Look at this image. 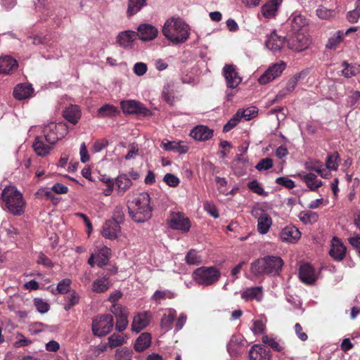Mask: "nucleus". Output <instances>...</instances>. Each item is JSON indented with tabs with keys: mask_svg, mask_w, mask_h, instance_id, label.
<instances>
[{
	"mask_svg": "<svg viewBox=\"0 0 360 360\" xmlns=\"http://www.w3.org/2000/svg\"><path fill=\"white\" fill-rule=\"evenodd\" d=\"M185 261L188 265H198L202 262V257L194 250H190L186 257Z\"/></svg>",
	"mask_w": 360,
	"mask_h": 360,
	"instance_id": "42",
	"label": "nucleus"
},
{
	"mask_svg": "<svg viewBox=\"0 0 360 360\" xmlns=\"http://www.w3.org/2000/svg\"><path fill=\"white\" fill-rule=\"evenodd\" d=\"M120 231V226L115 220H107L103 226L102 235L110 240L117 238V235Z\"/></svg>",
	"mask_w": 360,
	"mask_h": 360,
	"instance_id": "18",
	"label": "nucleus"
},
{
	"mask_svg": "<svg viewBox=\"0 0 360 360\" xmlns=\"http://www.w3.org/2000/svg\"><path fill=\"white\" fill-rule=\"evenodd\" d=\"M120 105L124 113L136 114L143 117L152 115V112L139 101L134 100L122 101L120 102Z\"/></svg>",
	"mask_w": 360,
	"mask_h": 360,
	"instance_id": "9",
	"label": "nucleus"
},
{
	"mask_svg": "<svg viewBox=\"0 0 360 360\" xmlns=\"http://www.w3.org/2000/svg\"><path fill=\"white\" fill-rule=\"evenodd\" d=\"M262 342L265 345H268L272 349L276 352H281L283 349V347L276 341L273 338L268 335H264L262 338Z\"/></svg>",
	"mask_w": 360,
	"mask_h": 360,
	"instance_id": "46",
	"label": "nucleus"
},
{
	"mask_svg": "<svg viewBox=\"0 0 360 360\" xmlns=\"http://www.w3.org/2000/svg\"><path fill=\"white\" fill-rule=\"evenodd\" d=\"M285 69V64H274L269 68L264 73L259 77L258 82L261 84H266L278 77Z\"/></svg>",
	"mask_w": 360,
	"mask_h": 360,
	"instance_id": "12",
	"label": "nucleus"
},
{
	"mask_svg": "<svg viewBox=\"0 0 360 360\" xmlns=\"http://www.w3.org/2000/svg\"><path fill=\"white\" fill-rule=\"evenodd\" d=\"M134 72L138 76H142L147 72L148 68L146 63L139 62L134 65Z\"/></svg>",
	"mask_w": 360,
	"mask_h": 360,
	"instance_id": "63",
	"label": "nucleus"
},
{
	"mask_svg": "<svg viewBox=\"0 0 360 360\" xmlns=\"http://www.w3.org/2000/svg\"><path fill=\"white\" fill-rule=\"evenodd\" d=\"M299 276L300 280L306 284H313L316 281L314 269L308 263L300 266Z\"/></svg>",
	"mask_w": 360,
	"mask_h": 360,
	"instance_id": "20",
	"label": "nucleus"
},
{
	"mask_svg": "<svg viewBox=\"0 0 360 360\" xmlns=\"http://www.w3.org/2000/svg\"><path fill=\"white\" fill-rule=\"evenodd\" d=\"M347 248L341 240L334 237L331 241V246L329 251L330 256L335 261H342L346 255Z\"/></svg>",
	"mask_w": 360,
	"mask_h": 360,
	"instance_id": "13",
	"label": "nucleus"
},
{
	"mask_svg": "<svg viewBox=\"0 0 360 360\" xmlns=\"http://www.w3.org/2000/svg\"><path fill=\"white\" fill-rule=\"evenodd\" d=\"M240 121L239 114L237 112L233 116V117L224 126L223 131L228 132L233 129Z\"/></svg>",
	"mask_w": 360,
	"mask_h": 360,
	"instance_id": "58",
	"label": "nucleus"
},
{
	"mask_svg": "<svg viewBox=\"0 0 360 360\" xmlns=\"http://www.w3.org/2000/svg\"><path fill=\"white\" fill-rule=\"evenodd\" d=\"M306 25V19L301 15L295 16L293 19L291 20V30L292 32H304Z\"/></svg>",
	"mask_w": 360,
	"mask_h": 360,
	"instance_id": "39",
	"label": "nucleus"
},
{
	"mask_svg": "<svg viewBox=\"0 0 360 360\" xmlns=\"http://www.w3.org/2000/svg\"><path fill=\"white\" fill-rule=\"evenodd\" d=\"M53 192V191L51 190V188H41L37 191V195L41 198L45 197L46 199H49L52 202H54L55 198Z\"/></svg>",
	"mask_w": 360,
	"mask_h": 360,
	"instance_id": "60",
	"label": "nucleus"
},
{
	"mask_svg": "<svg viewBox=\"0 0 360 360\" xmlns=\"http://www.w3.org/2000/svg\"><path fill=\"white\" fill-rule=\"evenodd\" d=\"M222 72L228 88L235 89L242 82V78L236 70V66L233 64L225 65L222 69Z\"/></svg>",
	"mask_w": 360,
	"mask_h": 360,
	"instance_id": "11",
	"label": "nucleus"
},
{
	"mask_svg": "<svg viewBox=\"0 0 360 360\" xmlns=\"http://www.w3.org/2000/svg\"><path fill=\"white\" fill-rule=\"evenodd\" d=\"M343 34L338 31L333 37H330L328 39V44H326V47L329 49H335L338 46V45L340 43V41L342 40Z\"/></svg>",
	"mask_w": 360,
	"mask_h": 360,
	"instance_id": "52",
	"label": "nucleus"
},
{
	"mask_svg": "<svg viewBox=\"0 0 360 360\" xmlns=\"http://www.w3.org/2000/svg\"><path fill=\"white\" fill-rule=\"evenodd\" d=\"M262 291L263 288L261 286L248 288L241 293V298L245 301L252 300L261 301L263 296Z\"/></svg>",
	"mask_w": 360,
	"mask_h": 360,
	"instance_id": "27",
	"label": "nucleus"
},
{
	"mask_svg": "<svg viewBox=\"0 0 360 360\" xmlns=\"http://www.w3.org/2000/svg\"><path fill=\"white\" fill-rule=\"evenodd\" d=\"M119 112L118 108L110 104H105L98 110V115L101 117H115Z\"/></svg>",
	"mask_w": 360,
	"mask_h": 360,
	"instance_id": "40",
	"label": "nucleus"
},
{
	"mask_svg": "<svg viewBox=\"0 0 360 360\" xmlns=\"http://www.w3.org/2000/svg\"><path fill=\"white\" fill-rule=\"evenodd\" d=\"M342 65L343 67L342 75L347 78L354 77L360 72V66L356 64H350L347 61H343Z\"/></svg>",
	"mask_w": 360,
	"mask_h": 360,
	"instance_id": "35",
	"label": "nucleus"
},
{
	"mask_svg": "<svg viewBox=\"0 0 360 360\" xmlns=\"http://www.w3.org/2000/svg\"><path fill=\"white\" fill-rule=\"evenodd\" d=\"M300 77H301V74L299 73V74H297L296 75H295L293 77L290 78L286 84L285 90L288 92L292 91L295 89V88L296 87V86L297 84V81Z\"/></svg>",
	"mask_w": 360,
	"mask_h": 360,
	"instance_id": "62",
	"label": "nucleus"
},
{
	"mask_svg": "<svg viewBox=\"0 0 360 360\" xmlns=\"http://www.w3.org/2000/svg\"><path fill=\"white\" fill-rule=\"evenodd\" d=\"M34 89L32 84L20 83L15 86L13 89V96L17 100H24L32 96Z\"/></svg>",
	"mask_w": 360,
	"mask_h": 360,
	"instance_id": "22",
	"label": "nucleus"
},
{
	"mask_svg": "<svg viewBox=\"0 0 360 360\" xmlns=\"http://www.w3.org/2000/svg\"><path fill=\"white\" fill-rule=\"evenodd\" d=\"M65 300H67V303L65 304L64 309L65 311H69L72 307L79 303V295L75 290H72Z\"/></svg>",
	"mask_w": 360,
	"mask_h": 360,
	"instance_id": "44",
	"label": "nucleus"
},
{
	"mask_svg": "<svg viewBox=\"0 0 360 360\" xmlns=\"http://www.w3.org/2000/svg\"><path fill=\"white\" fill-rule=\"evenodd\" d=\"M80 108L77 105H70L63 112V117L71 124H75L81 118Z\"/></svg>",
	"mask_w": 360,
	"mask_h": 360,
	"instance_id": "23",
	"label": "nucleus"
},
{
	"mask_svg": "<svg viewBox=\"0 0 360 360\" xmlns=\"http://www.w3.org/2000/svg\"><path fill=\"white\" fill-rule=\"evenodd\" d=\"M162 32L172 44L177 45L188 40L190 27L183 19L172 17L165 21Z\"/></svg>",
	"mask_w": 360,
	"mask_h": 360,
	"instance_id": "1",
	"label": "nucleus"
},
{
	"mask_svg": "<svg viewBox=\"0 0 360 360\" xmlns=\"http://www.w3.org/2000/svg\"><path fill=\"white\" fill-rule=\"evenodd\" d=\"M248 188L255 193L259 195L266 196V193L264 191V188L257 180H253L248 184Z\"/></svg>",
	"mask_w": 360,
	"mask_h": 360,
	"instance_id": "48",
	"label": "nucleus"
},
{
	"mask_svg": "<svg viewBox=\"0 0 360 360\" xmlns=\"http://www.w3.org/2000/svg\"><path fill=\"white\" fill-rule=\"evenodd\" d=\"M115 329L119 332L124 331L128 326L127 312L117 317Z\"/></svg>",
	"mask_w": 360,
	"mask_h": 360,
	"instance_id": "49",
	"label": "nucleus"
},
{
	"mask_svg": "<svg viewBox=\"0 0 360 360\" xmlns=\"http://www.w3.org/2000/svg\"><path fill=\"white\" fill-rule=\"evenodd\" d=\"M1 198L6 208L12 214L20 216L25 212V202L22 195L15 186H6L2 191Z\"/></svg>",
	"mask_w": 360,
	"mask_h": 360,
	"instance_id": "4",
	"label": "nucleus"
},
{
	"mask_svg": "<svg viewBox=\"0 0 360 360\" xmlns=\"http://www.w3.org/2000/svg\"><path fill=\"white\" fill-rule=\"evenodd\" d=\"M124 342V338L119 334L114 333L108 338V344L111 348L119 347Z\"/></svg>",
	"mask_w": 360,
	"mask_h": 360,
	"instance_id": "51",
	"label": "nucleus"
},
{
	"mask_svg": "<svg viewBox=\"0 0 360 360\" xmlns=\"http://www.w3.org/2000/svg\"><path fill=\"white\" fill-rule=\"evenodd\" d=\"M18 68V61L10 56L0 57V74H13Z\"/></svg>",
	"mask_w": 360,
	"mask_h": 360,
	"instance_id": "15",
	"label": "nucleus"
},
{
	"mask_svg": "<svg viewBox=\"0 0 360 360\" xmlns=\"http://www.w3.org/2000/svg\"><path fill=\"white\" fill-rule=\"evenodd\" d=\"M275 182L288 189H292L295 186V182L287 176L278 177Z\"/></svg>",
	"mask_w": 360,
	"mask_h": 360,
	"instance_id": "57",
	"label": "nucleus"
},
{
	"mask_svg": "<svg viewBox=\"0 0 360 360\" xmlns=\"http://www.w3.org/2000/svg\"><path fill=\"white\" fill-rule=\"evenodd\" d=\"M286 39L278 36L276 32H273L267 38L266 46L272 51H279L283 46Z\"/></svg>",
	"mask_w": 360,
	"mask_h": 360,
	"instance_id": "25",
	"label": "nucleus"
},
{
	"mask_svg": "<svg viewBox=\"0 0 360 360\" xmlns=\"http://www.w3.org/2000/svg\"><path fill=\"white\" fill-rule=\"evenodd\" d=\"M110 253V249L105 246L99 250L98 255H96V263L99 267H103L108 264Z\"/></svg>",
	"mask_w": 360,
	"mask_h": 360,
	"instance_id": "38",
	"label": "nucleus"
},
{
	"mask_svg": "<svg viewBox=\"0 0 360 360\" xmlns=\"http://www.w3.org/2000/svg\"><path fill=\"white\" fill-rule=\"evenodd\" d=\"M339 158V155L337 153H333L330 155H329L327 157L326 159V167L327 168L332 169V170H336L338 169V164L337 162V160Z\"/></svg>",
	"mask_w": 360,
	"mask_h": 360,
	"instance_id": "54",
	"label": "nucleus"
},
{
	"mask_svg": "<svg viewBox=\"0 0 360 360\" xmlns=\"http://www.w3.org/2000/svg\"><path fill=\"white\" fill-rule=\"evenodd\" d=\"M131 351L127 348H122L116 351V360H131Z\"/></svg>",
	"mask_w": 360,
	"mask_h": 360,
	"instance_id": "55",
	"label": "nucleus"
},
{
	"mask_svg": "<svg viewBox=\"0 0 360 360\" xmlns=\"http://www.w3.org/2000/svg\"><path fill=\"white\" fill-rule=\"evenodd\" d=\"M158 29L150 24H141L138 27V36L142 41H150L158 35Z\"/></svg>",
	"mask_w": 360,
	"mask_h": 360,
	"instance_id": "19",
	"label": "nucleus"
},
{
	"mask_svg": "<svg viewBox=\"0 0 360 360\" xmlns=\"http://www.w3.org/2000/svg\"><path fill=\"white\" fill-rule=\"evenodd\" d=\"M111 220H115L117 224H122L124 220V207L121 205H117L115 207L112 212V218Z\"/></svg>",
	"mask_w": 360,
	"mask_h": 360,
	"instance_id": "50",
	"label": "nucleus"
},
{
	"mask_svg": "<svg viewBox=\"0 0 360 360\" xmlns=\"http://www.w3.org/2000/svg\"><path fill=\"white\" fill-rule=\"evenodd\" d=\"M150 198L148 193H140L128 207L129 214L131 219L138 223L149 220L152 217L153 209L150 205Z\"/></svg>",
	"mask_w": 360,
	"mask_h": 360,
	"instance_id": "3",
	"label": "nucleus"
},
{
	"mask_svg": "<svg viewBox=\"0 0 360 360\" xmlns=\"http://www.w3.org/2000/svg\"><path fill=\"white\" fill-rule=\"evenodd\" d=\"M302 179L311 191H315L322 185L321 181L319 180L317 176L313 173L303 175Z\"/></svg>",
	"mask_w": 360,
	"mask_h": 360,
	"instance_id": "37",
	"label": "nucleus"
},
{
	"mask_svg": "<svg viewBox=\"0 0 360 360\" xmlns=\"http://www.w3.org/2000/svg\"><path fill=\"white\" fill-rule=\"evenodd\" d=\"M190 136L197 141H205L213 136V130L204 125L194 127L190 132Z\"/></svg>",
	"mask_w": 360,
	"mask_h": 360,
	"instance_id": "16",
	"label": "nucleus"
},
{
	"mask_svg": "<svg viewBox=\"0 0 360 360\" xmlns=\"http://www.w3.org/2000/svg\"><path fill=\"white\" fill-rule=\"evenodd\" d=\"M151 315L150 312L144 311L143 313H139L134 316L131 329L132 331L139 333L141 330L147 327L149 324Z\"/></svg>",
	"mask_w": 360,
	"mask_h": 360,
	"instance_id": "14",
	"label": "nucleus"
},
{
	"mask_svg": "<svg viewBox=\"0 0 360 360\" xmlns=\"http://www.w3.org/2000/svg\"><path fill=\"white\" fill-rule=\"evenodd\" d=\"M169 226L174 230H179L187 233L191 228L189 219L182 212H172L168 220Z\"/></svg>",
	"mask_w": 360,
	"mask_h": 360,
	"instance_id": "10",
	"label": "nucleus"
},
{
	"mask_svg": "<svg viewBox=\"0 0 360 360\" xmlns=\"http://www.w3.org/2000/svg\"><path fill=\"white\" fill-rule=\"evenodd\" d=\"M161 146L165 150H174L181 154L187 153L188 150V146L183 145L182 141H169L166 139L162 141Z\"/></svg>",
	"mask_w": 360,
	"mask_h": 360,
	"instance_id": "29",
	"label": "nucleus"
},
{
	"mask_svg": "<svg viewBox=\"0 0 360 360\" xmlns=\"http://www.w3.org/2000/svg\"><path fill=\"white\" fill-rule=\"evenodd\" d=\"M32 147L38 155L44 156L50 152L53 146L46 142L44 136H39L35 138Z\"/></svg>",
	"mask_w": 360,
	"mask_h": 360,
	"instance_id": "26",
	"label": "nucleus"
},
{
	"mask_svg": "<svg viewBox=\"0 0 360 360\" xmlns=\"http://www.w3.org/2000/svg\"><path fill=\"white\" fill-rule=\"evenodd\" d=\"M258 112L257 108L255 106L248 108L246 109H239L237 114H239L240 118H245L246 120H250L257 116Z\"/></svg>",
	"mask_w": 360,
	"mask_h": 360,
	"instance_id": "43",
	"label": "nucleus"
},
{
	"mask_svg": "<svg viewBox=\"0 0 360 360\" xmlns=\"http://www.w3.org/2000/svg\"><path fill=\"white\" fill-rule=\"evenodd\" d=\"M148 0H129L127 10L128 17H131L146 6Z\"/></svg>",
	"mask_w": 360,
	"mask_h": 360,
	"instance_id": "34",
	"label": "nucleus"
},
{
	"mask_svg": "<svg viewBox=\"0 0 360 360\" xmlns=\"http://www.w3.org/2000/svg\"><path fill=\"white\" fill-rule=\"evenodd\" d=\"M113 326V316L110 314L97 316L92 320V333L97 337L105 336L112 330Z\"/></svg>",
	"mask_w": 360,
	"mask_h": 360,
	"instance_id": "6",
	"label": "nucleus"
},
{
	"mask_svg": "<svg viewBox=\"0 0 360 360\" xmlns=\"http://www.w3.org/2000/svg\"><path fill=\"white\" fill-rule=\"evenodd\" d=\"M283 266V261L279 257L266 256L257 259L251 264L250 271L256 276L278 275Z\"/></svg>",
	"mask_w": 360,
	"mask_h": 360,
	"instance_id": "2",
	"label": "nucleus"
},
{
	"mask_svg": "<svg viewBox=\"0 0 360 360\" xmlns=\"http://www.w3.org/2000/svg\"><path fill=\"white\" fill-rule=\"evenodd\" d=\"M44 133L46 142L53 146L64 137L67 134V129L61 123L51 122L44 127Z\"/></svg>",
	"mask_w": 360,
	"mask_h": 360,
	"instance_id": "7",
	"label": "nucleus"
},
{
	"mask_svg": "<svg viewBox=\"0 0 360 360\" xmlns=\"http://www.w3.org/2000/svg\"><path fill=\"white\" fill-rule=\"evenodd\" d=\"M272 224L271 217L262 212L257 219V231L261 234L266 233Z\"/></svg>",
	"mask_w": 360,
	"mask_h": 360,
	"instance_id": "30",
	"label": "nucleus"
},
{
	"mask_svg": "<svg viewBox=\"0 0 360 360\" xmlns=\"http://www.w3.org/2000/svg\"><path fill=\"white\" fill-rule=\"evenodd\" d=\"M111 285L109 276L107 275L95 280L92 283V290L97 293L107 291Z\"/></svg>",
	"mask_w": 360,
	"mask_h": 360,
	"instance_id": "32",
	"label": "nucleus"
},
{
	"mask_svg": "<svg viewBox=\"0 0 360 360\" xmlns=\"http://www.w3.org/2000/svg\"><path fill=\"white\" fill-rule=\"evenodd\" d=\"M71 281L68 278H65L60 281L58 285L56 290L60 294H66L70 292Z\"/></svg>",
	"mask_w": 360,
	"mask_h": 360,
	"instance_id": "53",
	"label": "nucleus"
},
{
	"mask_svg": "<svg viewBox=\"0 0 360 360\" xmlns=\"http://www.w3.org/2000/svg\"><path fill=\"white\" fill-rule=\"evenodd\" d=\"M138 34L136 32L127 30L121 32L117 37V43L123 48H131L133 42L136 39Z\"/></svg>",
	"mask_w": 360,
	"mask_h": 360,
	"instance_id": "21",
	"label": "nucleus"
},
{
	"mask_svg": "<svg viewBox=\"0 0 360 360\" xmlns=\"http://www.w3.org/2000/svg\"><path fill=\"white\" fill-rule=\"evenodd\" d=\"M300 231L294 226H285L280 233V238L282 241L290 243H296L300 239Z\"/></svg>",
	"mask_w": 360,
	"mask_h": 360,
	"instance_id": "17",
	"label": "nucleus"
},
{
	"mask_svg": "<svg viewBox=\"0 0 360 360\" xmlns=\"http://www.w3.org/2000/svg\"><path fill=\"white\" fill-rule=\"evenodd\" d=\"M173 297V293L168 290H156L153 295L151 299L156 303H160L161 300H164L167 298L172 299Z\"/></svg>",
	"mask_w": 360,
	"mask_h": 360,
	"instance_id": "45",
	"label": "nucleus"
},
{
	"mask_svg": "<svg viewBox=\"0 0 360 360\" xmlns=\"http://www.w3.org/2000/svg\"><path fill=\"white\" fill-rule=\"evenodd\" d=\"M118 195H122L132 185L131 179L126 174L118 176L115 180Z\"/></svg>",
	"mask_w": 360,
	"mask_h": 360,
	"instance_id": "33",
	"label": "nucleus"
},
{
	"mask_svg": "<svg viewBox=\"0 0 360 360\" xmlns=\"http://www.w3.org/2000/svg\"><path fill=\"white\" fill-rule=\"evenodd\" d=\"M250 360H270V350L255 345L249 352Z\"/></svg>",
	"mask_w": 360,
	"mask_h": 360,
	"instance_id": "24",
	"label": "nucleus"
},
{
	"mask_svg": "<svg viewBox=\"0 0 360 360\" xmlns=\"http://www.w3.org/2000/svg\"><path fill=\"white\" fill-rule=\"evenodd\" d=\"M193 280L199 285H211L221 277V272L216 266H201L193 272Z\"/></svg>",
	"mask_w": 360,
	"mask_h": 360,
	"instance_id": "5",
	"label": "nucleus"
},
{
	"mask_svg": "<svg viewBox=\"0 0 360 360\" xmlns=\"http://www.w3.org/2000/svg\"><path fill=\"white\" fill-rule=\"evenodd\" d=\"M288 49L301 52L307 49L310 44L308 36L303 32H292L286 39Z\"/></svg>",
	"mask_w": 360,
	"mask_h": 360,
	"instance_id": "8",
	"label": "nucleus"
},
{
	"mask_svg": "<svg viewBox=\"0 0 360 360\" xmlns=\"http://www.w3.org/2000/svg\"><path fill=\"white\" fill-rule=\"evenodd\" d=\"M281 2L282 0H269L262 7V15L266 18L274 17Z\"/></svg>",
	"mask_w": 360,
	"mask_h": 360,
	"instance_id": "28",
	"label": "nucleus"
},
{
	"mask_svg": "<svg viewBox=\"0 0 360 360\" xmlns=\"http://www.w3.org/2000/svg\"><path fill=\"white\" fill-rule=\"evenodd\" d=\"M37 263L38 264H41L46 267H52L53 266V262L51 259L45 255L43 252H40L38 255Z\"/></svg>",
	"mask_w": 360,
	"mask_h": 360,
	"instance_id": "61",
	"label": "nucleus"
},
{
	"mask_svg": "<svg viewBox=\"0 0 360 360\" xmlns=\"http://www.w3.org/2000/svg\"><path fill=\"white\" fill-rule=\"evenodd\" d=\"M108 145V141L105 139L97 140L94 142L93 146V150L94 153L101 152Z\"/></svg>",
	"mask_w": 360,
	"mask_h": 360,
	"instance_id": "64",
	"label": "nucleus"
},
{
	"mask_svg": "<svg viewBox=\"0 0 360 360\" xmlns=\"http://www.w3.org/2000/svg\"><path fill=\"white\" fill-rule=\"evenodd\" d=\"M151 343V335L149 333H141L136 339L134 344V349L141 352L147 349Z\"/></svg>",
	"mask_w": 360,
	"mask_h": 360,
	"instance_id": "31",
	"label": "nucleus"
},
{
	"mask_svg": "<svg viewBox=\"0 0 360 360\" xmlns=\"http://www.w3.org/2000/svg\"><path fill=\"white\" fill-rule=\"evenodd\" d=\"M163 181L171 187H176L179 183L180 181L177 176H176L174 174L167 173L165 175L163 178Z\"/></svg>",
	"mask_w": 360,
	"mask_h": 360,
	"instance_id": "59",
	"label": "nucleus"
},
{
	"mask_svg": "<svg viewBox=\"0 0 360 360\" xmlns=\"http://www.w3.org/2000/svg\"><path fill=\"white\" fill-rule=\"evenodd\" d=\"M34 305L37 310L41 314L46 313L50 309L49 303L39 297L34 299Z\"/></svg>",
	"mask_w": 360,
	"mask_h": 360,
	"instance_id": "47",
	"label": "nucleus"
},
{
	"mask_svg": "<svg viewBox=\"0 0 360 360\" xmlns=\"http://www.w3.org/2000/svg\"><path fill=\"white\" fill-rule=\"evenodd\" d=\"M176 311L173 309H169V314H165L160 321V326L165 330H171L173 326L174 321L176 317Z\"/></svg>",
	"mask_w": 360,
	"mask_h": 360,
	"instance_id": "36",
	"label": "nucleus"
},
{
	"mask_svg": "<svg viewBox=\"0 0 360 360\" xmlns=\"http://www.w3.org/2000/svg\"><path fill=\"white\" fill-rule=\"evenodd\" d=\"M299 219L304 224H314L318 221L319 215L310 210L302 211L299 214Z\"/></svg>",
	"mask_w": 360,
	"mask_h": 360,
	"instance_id": "41",
	"label": "nucleus"
},
{
	"mask_svg": "<svg viewBox=\"0 0 360 360\" xmlns=\"http://www.w3.org/2000/svg\"><path fill=\"white\" fill-rule=\"evenodd\" d=\"M273 167V160L269 158H266L260 160L257 164L255 168L258 171L268 170Z\"/></svg>",
	"mask_w": 360,
	"mask_h": 360,
	"instance_id": "56",
	"label": "nucleus"
}]
</instances>
